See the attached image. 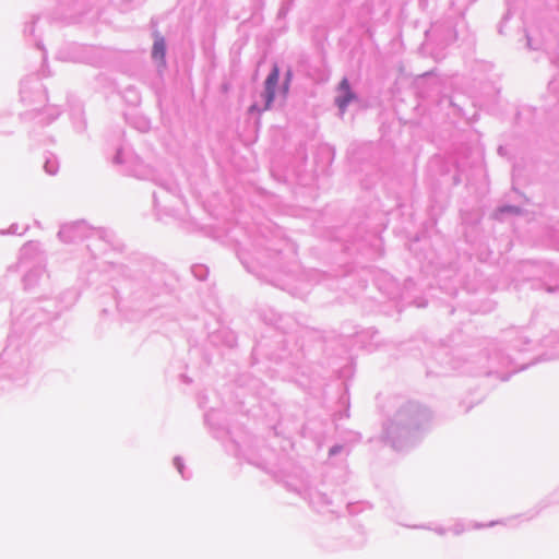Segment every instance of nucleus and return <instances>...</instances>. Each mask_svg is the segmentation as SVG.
Masks as SVG:
<instances>
[{
	"label": "nucleus",
	"mask_w": 559,
	"mask_h": 559,
	"mask_svg": "<svg viewBox=\"0 0 559 559\" xmlns=\"http://www.w3.org/2000/svg\"><path fill=\"white\" fill-rule=\"evenodd\" d=\"M165 51H166V46H165L164 39L162 37L156 38L154 41V45H153V51H152L153 58L163 61L164 57H165Z\"/></svg>",
	"instance_id": "3"
},
{
	"label": "nucleus",
	"mask_w": 559,
	"mask_h": 559,
	"mask_svg": "<svg viewBox=\"0 0 559 559\" xmlns=\"http://www.w3.org/2000/svg\"><path fill=\"white\" fill-rule=\"evenodd\" d=\"M280 80V69L276 64L273 66L271 73L264 82V92L260 96V100L253 102L250 106V112H261L267 110L274 99V90Z\"/></svg>",
	"instance_id": "1"
},
{
	"label": "nucleus",
	"mask_w": 559,
	"mask_h": 559,
	"mask_svg": "<svg viewBox=\"0 0 559 559\" xmlns=\"http://www.w3.org/2000/svg\"><path fill=\"white\" fill-rule=\"evenodd\" d=\"M340 95L336 97L335 102L338 106L340 110L344 112L349 102L355 99V94L350 90L349 82L347 79H343L337 88Z\"/></svg>",
	"instance_id": "2"
}]
</instances>
